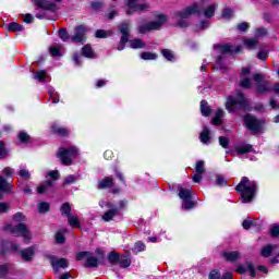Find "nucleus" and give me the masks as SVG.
I'll return each instance as SVG.
<instances>
[{"mask_svg":"<svg viewBox=\"0 0 279 279\" xmlns=\"http://www.w3.org/2000/svg\"><path fill=\"white\" fill-rule=\"evenodd\" d=\"M137 1L138 0H128L125 2L128 10H134V8H136V5H138V3H136Z\"/></svg>","mask_w":279,"mask_h":279,"instance_id":"obj_56","label":"nucleus"},{"mask_svg":"<svg viewBox=\"0 0 279 279\" xmlns=\"http://www.w3.org/2000/svg\"><path fill=\"white\" fill-rule=\"evenodd\" d=\"M96 38H108V33L104 29H98L95 33Z\"/></svg>","mask_w":279,"mask_h":279,"instance_id":"obj_57","label":"nucleus"},{"mask_svg":"<svg viewBox=\"0 0 279 279\" xmlns=\"http://www.w3.org/2000/svg\"><path fill=\"white\" fill-rule=\"evenodd\" d=\"M88 258V256H93V253L92 252H88V251H83V252H80L77 255H76V260H84V258Z\"/></svg>","mask_w":279,"mask_h":279,"instance_id":"obj_50","label":"nucleus"},{"mask_svg":"<svg viewBox=\"0 0 279 279\" xmlns=\"http://www.w3.org/2000/svg\"><path fill=\"white\" fill-rule=\"evenodd\" d=\"M214 49H219L220 56H218L216 64L219 66L222 73H226V71H228V66L223 64V61L226 60V54L229 53L230 56H232V53L234 52V50H232V45H215Z\"/></svg>","mask_w":279,"mask_h":279,"instance_id":"obj_6","label":"nucleus"},{"mask_svg":"<svg viewBox=\"0 0 279 279\" xmlns=\"http://www.w3.org/2000/svg\"><path fill=\"white\" fill-rule=\"evenodd\" d=\"M145 250V244L143 242H136L133 252H143Z\"/></svg>","mask_w":279,"mask_h":279,"instance_id":"obj_59","label":"nucleus"},{"mask_svg":"<svg viewBox=\"0 0 279 279\" xmlns=\"http://www.w3.org/2000/svg\"><path fill=\"white\" fill-rule=\"evenodd\" d=\"M235 191L236 193H242V204H250L256 196V183H250V179L247 177H243L241 182L235 186Z\"/></svg>","mask_w":279,"mask_h":279,"instance_id":"obj_2","label":"nucleus"},{"mask_svg":"<svg viewBox=\"0 0 279 279\" xmlns=\"http://www.w3.org/2000/svg\"><path fill=\"white\" fill-rule=\"evenodd\" d=\"M61 215L65 217H71V205L69 203H63L61 206Z\"/></svg>","mask_w":279,"mask_h":279,"instance_id":"obj_40","label":"nucleus"},{"mask_svg":"<svg viewBox=\"0 0 279 279\" xmlns=\"http://www.w3.org/2000/svg\"><path fill=\"white\" fill-rule=\"evenodd\" d=\"M8 32H23V25L13 22L9 24Z\"/></svg>","mask_w":279,"mask_h":279,"instance_id":"obj_42","label":"nucleus"},{"mask_svg":"<svg viewBox=\"0 0 279 279\" xmlns=\"http://www.w3.org/2000/svg\"><path fill=\"white\" fill-rule=\"evenodd\" d=\"M13 185L8 182L5 178L0 175V201L3 199V193L10 195L12 193Z\"/></svg>","mask_w":279,"mask_h":279,"instance_id":"obj_16","label":"nucleus"},{"mask_svg":"<svg viewBox=\"0 0 279 279\" xmlns=\"http://www.w3.org/2000/svg\"><path fill=\"white\" fill-rule=\"evenodd\" d=\"M68 221H69L70 226H72L74 228H82V225L80 223V219L77 217L73 216V214L68 217Z\"/></svg>","mask_w":279,"mask_h":279,"instance_id":"obj_39","label":"nucleus"},{"mask_svg":"<svg viewBox=\"0 0 279 279\" xmlns=\"http://www.w3.org/2000/svg\"><path fill=\"white\" fill-rule=\"evenodd\" d=\"M4 230L12 233L13 236H23L25 241H29L32 239V235L29 233V229L27 228V225L20 222L16 226L7 225L4 226Z\"/></svg>","mask_w":279,"mask_h":279,"instance_id":"obj_7","label":"nucleus"},{"mask_svg":"<svg viewBox=\"0 0 279 279\" xmlns=\"http://www.w3.org/2000/svg\"><path fill=\"white\" fill-rule=\"evenodd\" d=\"M49 178H51V180H60V172L58 170H52L50 172H48Z\"/></svg>","mask_w":279,"mask_h":279,"instance_id":"obj_58","label":"nucleus"},{"mask_svg":"<svg viewBox=\"0 0 279 279\" xmlns=\"http://www.w3.org/2000/svg\"><path fill=\"white\" fill-rule=\"evenodd\" d=\"M10 156V150L5 147V142L0 141V160H3Z\"/></svg>","mask_w":279,"mask_h":279,"instance_id":"obj_29","label":"nucleus"},{"mask_svg":"<svg viewBox=\"0 0 279 279\" xmlns=\"http://www.w3.org/2000/svg\"><path fill=\"white\" fill-rule=\"evenodd\" d=\"M19 140L21 141V143H28L29 135L25 132H20Z\"/></svg>","mask_w":279,"mask_h":279,"instance_id":"obj_55","label":"nucleus"},{"mask_svg":"<svg viewBox=\"0 0 279 279\" xmlns=\"http://www.w3.org/2000/svg\"><path fill=\"white\" fill-rule=\"evenodd\" d=\"M219 141V145L223 148V149H229L230 148V138L226 137V136H219L218 137Z\"/></svg>","mask_w":279,"mask_h":279,"instance_id":"obj_41","label":"nucleus"},{"mask_svg":"<svg viewBox=\"0 0 279 279\" xmlns=\"http://www.w3.org/2000/svg\"><path fill=\"white\" fill-rule=\"evenodd\" d=\"M179 197L183 201L182 208L184 210H191L192 208H195L197 206V203L192 201L193 190L192 189H184L179 187Z\"/></svg>","mask_w":279,"mask_h":279,"instance_id":"obj_8","label":"nucleus"},{"mask_svg":"<svg viewBox=\"0 0 279 279\" xmlns=\"http://www.w3.org/2000/svg\"><path fill=\"white\" fill-rule=\"evenodd\" d=\"M119 32L122 34L120 43L118 44V51H123L125 45L130 41V24L122 23L119 25Z\"/></svg>","mask_w":279,"mask_h":279,"instance_id":"obj_10","label":"nucleus"},{"mask_svg":"<svg viewBox=\"0 0 279 279\" xmlns=\"http://www.w3.org/2000/svg\"><path fill=\"white\" fill-rule=\"evenodd\" d=\"M50 53H51L52 58H58V57L62 56V53H60V49H58V47H51Z\"/></svg>","mask_w":279,"mask_h":279,"instance_id":"obj_60","label":"nucleus"},{"mask_svg":"<svg viewBox=\"0 0 279 279\" xmlns=\"http://www.w3.org/2000/svg\"><path fill=\"white\" fill-rule=\"evenodd\" d=\"M54 241L58 243V245H64L66 243V238L64 236V233L62 231H58L54 235Z\"/></svg>","mask_w":279,"mask_h":279,"instance_id":"obj_38","label":"nucleus"},{"mask_svg":"<svg viewBox=\"0 0 279 279\" xmlns=\"http://www.w3.org/2000/svg\"><path fill=\"white\" fill-rule=\"evenodd\" d=\"M149 4L148 3H137L133 10H126V15L132 16V14H136V12H148Z\"/></svg>","mask_w":279,"mask_h":279,"instance_id":"obj_18","label":"nucleus"},{"mask_svg":"<svg viewBox=\"0 0 279 279\" xmlns=\"http://www.w3.org/2000/svg\"><path fill=\"white\" fill-rule=\"evenodd\" d=\"M10 254V240L0 241V256H8Z\"/></svg>","mask_w":279,"mask_h":279,"instance_id":"obj_22","label":"nucleus"},{"mask_svg":"<svg viewBox=\"0 0 279 279\" xmlns=\"http://www.w3.org/2000/svg\"><path fill=\"white\" fill-rule=\"evenodd\" d=\"M59 37L61 40H63V43H69L71 40V35H69L66 28L59 29Z\"/></svg>","mask_w":279,"mask_h":279,"instance_id":"obj_36","label":"nucleus"},{"mask_svg":"<svg viewBox=\"0 0 279 279\" xmlns=\"http://www.w3.org/2000/svg\"><path fill=\"white\" fill-rule=\"evenodd\" d=\"M247 270L251 274L252 278H256V267H254V264L252 262H246Z\"/></svg>","mask_w":279,"mask_h":279,"instance_id":"obj_51","label":"nucleus"},{"mask_svg":"<svg viewBox=\"0 0 279 279\" xmlns=\"http://www.w3.org/2000/svg\"><path fill=\"white\" fill-rule=\"evenodd\" d=\"M120 258H121V256L119 255V253H117V251H111L108 254V260L112 265H119Z\"/></svg>","mask_w":279,"mask_h":279,"instance_id":"obj_27","label":"nucleus"},{"mask_svg":"<svg viewBox=\"0 0 279 279\" xmlns=\"http://www.w3.org/2000/svg\"><path fill=\"white\" fill-rule=\"evenodd\" d=\"M235 151L239 155L250 154V151H252V145L246 144V145H243V146H238V147H235Z\"/></svg>","mask_w":279,"mask_h":279,"instance_id":"obj_34","label":"nucleus"},{"mask_svg":"<svg viewBox=\"0 0 279 279\" xmlns=\"http://www.w3.org/2000/svg\"><path fill=\"white\" fill-rule=\"evenodd\" d=\"M277 247V244H268L264 246L260 251V256H263V258H269V256H271V252H274Z\"/></svg>","mask_w":279,"mask_h":279,"instance_id":"obj_21","label":"nucleus"},{"mask_svg":"<svg viewBox=\"0 0 279 279\" xmlns=\"http://www.w3.org/2000/svg\"><path fill=\"white\" fill-rule=\"evenodd\" d=\"M201 112L203 117H208L213 112V109L210 108V106H208V102L206 100L201 101Z\"/></svg>","mask_w":279,"mask_h":279,"instance_id":"obj_26","label":"nucleus"},{"mask_svg":"<svg viewBox=\"0 0 279 279\" xmlns=\"http://www.w3.org/2000/svg\"><path fill=\"white\" fill-rule=\"evenodd\" d=\"M222 258L228 260V263H236L241 258V253L239 251L233 252H222L221 253Z\"/></svg>","mask_w":279,"mask_h":279,"instance_id":"obj_17","label":"nucleus"},{"mask_svg":"<svg viewBox=\"0 0 279 279\" xmlns=\"http://www.w3.org/2000/svg\"><path fill=\"white\" fill-rule=\"evenodd\" d=\"M232 14H234V11L232 9L227 8L222 11L221 16H222V19L230 20V19H232Z\"/></svg>","mask_w":279,"mask_h":279,"instance_id":"obj_49","label":"nucleus"},{"mask_svg":"<svg viewBox=\"0 0 279 279\" xmlns=\"http://www.w3.org/2000/svg\"><path fill=\"white\" fill-rule=\"evenodd\" d=\"M10 271V266L8 264L0 265V278H5Z\"/></svg>","mask_w":279,"mask_h":279,"instance_id":"obj_48","label":"nucleus"},{"mask_svg":"<svg viewBox=\"0 0 279 279\" xmlns=\"http://www.w3.org/2000/svg\"><path fill=\"white\" fill-rule=\"evenodd\" d=\"M271 236L276 238L279 235V226H274L270 230Z\"/></svg>","mask_w":279,"mask_h":279,"instance_id":"obj_64","label":"nucleus"},{"mask_svg":"<svg viewBox=\"0 0 279 279\" xmlns=\"http://www.w3.org/2000/svg\"><path fill=\"white\" fill-rule=\"evenodd\" d=\"M93 10H101L104 8V2L95 1L90 3Z\"/></svg>","mask_w":279,"mask_h":279,"instance_id":"obj_62","label":"nucleus"},{"mask_svg":"<svg viewBox=\"0 0 279 279\" xmlns=\"http://www.w3.org/2000/svg\"><path fill=\"white\" fill-rule=\"evenodd\" d=\"M82 56L85 58H95V52H93V48L89 45H86L82 48Z\"/></svg>","mask_w":279,"mask_h":279,"instance_id":"obj_32","label":"nucleus"},{"mask_svg":"<svg viewBox=\"0 0 279 279\" xmlns=\"http://www.w3.org/2000/svg\"><path fill=\"white\" fill-rule=\"evenodd\" d=\"M47 72L45 70H40L34 73V80H38V82H47Z\"/></svg>","mask_w":279,"mask_h":279,"instance_id":"obj_33","label":"nucleus"},{"mask_svg":"<svg viewBox=\"0 0 279 279\" xmlns=\"http://www.w3.org/2000/svg\"><path fill=\"white\" fill-rule=\"evenodd\" d=\"M131 49H145L147 45L140 38H135L133 40H129Z\"/></svg>","mask_w":279,"mask_h":279,"instance_id":"obj_25","label":"nucleus"},{"mask_svg":"<svg viewBox=\"0 0 279 279\" xmlns=\"http://www.w3.org/2000/svg\"><path fill=\"white\" fill-rule=\"evenodd\" d=\"M84 267H86L87 269L94 268V267H99V259H97V257L90 255L87 257Z\"/></svg>","mask_w":279,"mask_h":279,"instance_id":"obj_24","label":"nucleus"},{"mask_svg":"<svg viewBox=\"0 0 279 279\" xmlns=\"http://www.w3.org/2000/svg\"><path fill=\"white\" fill-rule=\"evenodd\" d=\"M20 254L25 263H32L34 260V256H36V246L24 248L20 251Z\"/></svg>","mask_w":279,"mask_h":279,"instance_id":"obj_15","label":"nucleus"},{"mask_svg":"<svg viewBox=\"0 0 279 279\" xmlns=\"http://www.w3.org/2000/svg\"><path fill=\"white\" fill-rule=\"evenodd\" d=\"M216 10L217 4H211L204 10V5H202V3L194 2L181 11H174L172 19L177 22L175 27L184 29L186 27H191V23L189 22L191 16H202V14H204L206 19H213Z\"/></svg>","mask_w":279,"mask_h":279,"instance_id":"obj_1","label":"nucleus"},{"mask_svg":"<svg viewBox=\"0 0 279 279\" xmlns=\"http://www.w3.org/2000/svg\"><path fill=\"white\" fill-rule=\"evenodd\" d=\"M141 58L142 60H156L158 58V54L154 52H142Z\"/></svg>","mask_w":279,"mask_h":279,"instance_id":"obj_45","label":"nucleus"},{"mask_svg":"<svg viewBox=\"0 0 279 279\" xmlns=\"http://www.w3.org/2000/svg\"><path fill=\"white\" fill-rule=\"evenodd\" d=\"M244 45L247 49H254L258 45V39H245Z\"/></svg>","mask_w":279,"mask_h":279,"instance_id":"obj_46","label":"nucleus"},{"mask_svg":"<svg viewBox=\"0 0 279 279\" xmlns=\"http://www.w3.org/2000/svg\"><path fill=\"white\" fill-rule=\"evenodd\" d=\"M268 57H269V52L265 50H262L257 53L258 60H267Z\"/></svg>","mask_w":279,"mask_h":279,"instance_id":"obj_61","label":"nucleus"},{"mask_svg":"<svg viewBox=\"0 0 279 279\" xmlns=\"http://www.w3.org/2000/svg\"><path fill=\"white\" fill-rule=\"evenodd\" d=\"M216 185L217 186H228V181L223 175L221 174H216Z\"/></svg>","mask_w":279,"mask_h":279,"instance_id":"obj_44","label":"nucleus"},{"mask_svg":"<svg viewBox=\"0 0 279 279\" xmlns=\"http://www.w3.org/2000/svg\"><path fill=\"white\" fill-rule=\"evenodd\" d=\"M161 54H162L163 58H166V60H168L169 62H173V60L175 59V56L173 54V51H171L170 49H162V50H161Z\"/></svg>","mask_w":279,"mask_h":279,"instance_id":"obj_37","label":"nucleus"},{"mask_svg":"<svg viewBox=\"0 0 279 279\" xmlns=\"http://www.w3.org/2000/svg\"><path fill=\"white\" fill-rule=\"evenodd\" d=\"M50 265L52 269L58 274L60 269H66V267H69V259L66 258L56 259L54 257H51Z\"/></svg>","mask_w":279,"mask_h":279,"instance_id":"obj_14","label":"nucleus"},{"mask_svg":"<svg viewBox=\"0 0 279 279\" xmlns=\"http://www.w3.org/2000/svg\"><path fill=\"white\" fill-rule=\"evenodd\" d=\"M222 118H223V110L218 109L216 111V116L211 120L213 125H221V119Z\"/></svg>","mask_w":279,"mask_h":279,"instance_id":"obj_30","label":"nucleus"},{"mask_svg":"<svg viewBox=\"0 0 279 279\" xmlns=\"http://www.w3.org/2000/svg\"><path fill=\"white\" fill-rule=\"evenodd\" d=\"M73 156H77V149L75 146H72L68 149L59 148L57 157L60 158L62 165H73Z\"/></svg>","mask_w":279,"mask_h":279,"instance_id":"obj_9","label":"nucleus"},{"mask_svg":"<svg viewBox=\"0 0 279 279\" xmlns=\"http://www.w3.org/2000/svg\"><path fill=\"white\" fill-rule=\"evenodd\" d=\"M113 186H114V179H112L110 177H106L105 179H102L98 182L99 190L112 189Z\"/></svg>","mask_w":279,"mask_h":279,"instance_id":"obj_19","label":"nucleus"},{"mask_svg":"<svg viewBox=\"0 0 279 279\" xmlns=\"http://www.w3.org/2000/svg\"><path fill=\"white\" fill-rule=\"evenodd\" d=\"M221 278V274H219V271L217 270H211L209 272V279H220Z\"/></svg>","mask_w":279,"mask_h":279,"instance_id":"obj_63","label":"nucleus"},{"mask_svg":"<svg viewBox=\"0 0 279 279\" xmlns=\"http://www.w3.org/2000/svg\"><path fill=\"white\" fill-rule=\"evenodd\" d=\"M51 210V205L47 202H39L38 204V213L40 215H46V213H49Z\"/></svg>","mask_w":279,"mask_h":279,"instance_id":"obj_28","label":"nucleus"},{"mask_svg":"<svg viewBox=\"0 0 279 279\" xmlns=\"http://www.w3.org/2000/svg\"><path fill=\"white\" fill-rule=\"evenodd\" d=\"M19 175L22 177L23 180H29V178H32L29 171L25 169L20 170Z\"/></svg>","mask_w":279,"mask_h":279,"instance_id":"obj_54","label":"nucleus"},{"mask_svg":"<svg viewBox=\"0 0 279 279\" xmlns=\"http://www.w3.org/2000/svg\"><path fill=\"white\" fill-rule=\"evenodd\" d=\"M117 215H119V208H112L102 215V219L104 221H112Z\"/></svg>","mask_w":279,"mask_h":279,"instance_id":"obj_23","label":"nucleus"},{"mask_svg":"<svg viewBox=\"0 0 279 279\" xmlns=\"http://www.w3.org/2000/svg\"><path fill=\"white\" fill-rule=\"evenodd\" d=\"M253 80L257 84L256 85V90L259 95H265V93H267V90H269L270 84L269 83H262V82H265V77L263 76V74H260V73L254 74Z\"/></svg>","mask_w":279,"mask_h":279,"instance_id":"obj_11","label":"nucleus"},{"mask_svg":"<svg viewBox=\"0 0 279 279\" xmlns=\"http://www.w3.org/2000/svg\"><path fill=\"white\" fill-rule=\"evenodd\" d=\"M199 141L201 143H204V145L210 143V129H208V126H203V131L199 134Z\"/></svg>","mask_w":279,"mask_h":279,"instance_id":"obj_20","label":"nucleus"},{"mask_svg":"<svg viewBox=\"0 0 279 279\" xmlns=\"http://www.w3.org/2000/svg\"><path fill=\"white\" fill-rule=\"evenodd\" d=\"M13 221H15L16 223H21V222L25 221V215H23V213H16L13 216Z\"/></svg>","mask_w":279,"mask_h":279,"instance_id":"obj_52","label":"nucleus"},{"mask_svg":"<svg viewBox=\"0 0 279 279\" xmlns=\"http://www.w3.org/2000/svg\"><path fill=\"white\" fill-rule=\"evenodd\" d=\"M11 208L10 203L2 202L0 203V215H5V213H9Z\"/></svg>","mask_w":279,"mask_h":279,"instance_id":"obj_47","label":"nucleus"},{"mask_svg":"<svg viewBox=\"0 0 279 279\" xmlns=\"http://www.w3.org/2000/svg\"><path fill=\"white\" fill-rule=\"evenodd\" d=\"M118 263L120 264V267H122V269H128V267H130V265H132V259H130L125 255H122Z\"/></svg>","mask_w":279,"mask_h":279,"instance_id":"obj_31","label":"nucleus"},{"mask_svg":"<svg viewBox=\"0 0 279 279\" xmlns=\"http://www.w3.org/2000/svg\"><path fill=\"white\" fill-rule=\"evenodd\" d=\"M35 4L40 10H46L48 12H58V5L49 0H35Z\"/></svg>","mask_w":279,"mask_h":279,"instance_id":"obj_13","label":"nucleus"},{"mask_svg":"<svg viewBox=\"0 0 279 279\" xmlns=\"http://www.w3.org/2000/svg\"><path fill=\"white\" fill-rule=\"evenodd\" d=\"M73 182H77V177L71 174L64 179L63 184L66 186L68 184H73Z\"/></svg>","mask_w":279,"mask_h":279,"instance_id":"obj_53","label":"nucleus"},{"mask_svg":"<svg viewBox=\"0 0 279 279\" xmlns=\"http://www.w3.org/2000/svg\"><path fill=\"white\" fill-rule=\"evenodd\" d=\"M226 109L228 112H236L238 110H243V112H250L252 106L245 99V95L238 90V96H229L226 102Z\"/></svg>","mask_w":279,"mask_h":279,"instance_id":"obj_3","label":"nucleus"},{"mask_svg":"<svg viewBox=\"0 0 279 279\" xmlns=\"http://www.w3.org/2000/svg\"><path fill=\"white\" fill-rule=\"evenodd\" d=\"M241 88L250 89L252 88V78L250 77H241L240 78Z\"/></svg>","mask_w":279,"mask_h":279,"instance_id":"obj_35","label":"nucleus"},{"mask_svg":"<svg viewBox=\"0 0 279 279\" xmlns=\"http://www.w3.org/2000/svg\"><path fill=\"white\" fill-rule=\"evenodd\" d=\"M243 122L246 130L252 132V134H260L263 132V120L256 118V116L247 113L243 117Z\"/></svg>","mask_w":279,"mask_h":279,"instance_id":"obj_5","label":"nucleus"},{"mask_svg":"<svg viewBox=\"0 0 279 279\" xmlns=\"http://www.w3.org/2000/svg\"><path fill=\"white\" fill-rule=\"evenodd\" d=\"M72 43L84 45L86 43V26L78 25L74 28V35L71 37Z\"/></svg>","mask_w":279,"mask_h":279,"instance_id":"obj_12","label":"nucleus"},{"mask_svg":"<svg viewBox=\"0 0 279 279\" xmlns=\"http://www.w3.org/2000/svg\"><path fill=\"white\" fill-rule=\"evenodd\" d=\"M195 172L201 173L203 175L204 173H206V168L204 167V160H199L196 162Z\"/></svg>","mask_w":279,"mask_h":279,"instance_id":"obj_43","label":"nucleus"},{"mask_svg":"<svg viewBox=\"0 0 279 279\" xmlns=\"http://www.w3.org/2000/svg\"><path fill=\"white\" fill-rule=\"evenodd\" d=\"M155 19H157L158 21H153V22H148L145 24H141L137 28L138 33L147 34V32L158 31L162 27V25H165V23H167V21H169V17L165 13H159V14L155 15Z\"/></svg>","mask_w":279,"mask_h":279,"instance_id":"obj_4","label":"nucleus"}]
</instances>
